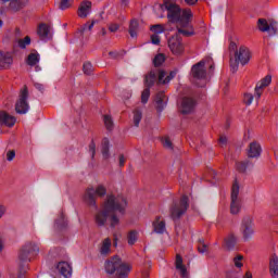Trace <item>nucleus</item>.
<instances>
[{"label":"nucleus","mask_w":278,"mask_h":278,"mask_svg":"<svg viewBox=\"0 0 278 278\" xmlns=\"http://www.w3.org/2000/svg\"><path fill=\"white\" fill-rule=\"evenodd\" d=\"M1 251H3V240H1V238H0V253H1Z\"/></svg>","instance_id":"nucleus-64"},{"label":"nucleus","mask_w":278,"mask_h":278,"mask_svg":"<svg viewBox=\"0 0 278 278\" xmlns=\"http://www.w3.org/2000/svg\"><path fill=\"white\" fill-rule=\"evenodd\" d=\"M242 260H243L242 255H238L233 258V264L236 268H242Z\"/></svg>","instance_id":"nucleus-48"},{"label":"nucleus","mask_w":278,"mask_h":278,"mask_svg":"<svg viewBox=\"0 0 278 278\" xmlns=\"http://www.w3.org/2000/svg\"><path fill=\"white\" fill-rule=\"evenodd\" d=\"M40 253V248L38 247V243L36 242H27L23 245L18 260L21 262L20 264V273L17 275V278H25V274L27 273V264L28 262H31V257L38 255Z\"/></svg>","instance_id":"nucleus-4"},{"label":"nucleus","mask_w":278,"mask_h":278,"mask_svg":"<svg viewBox=\"0 0 278 278\" xmlns=\"http://www.w3.org/2000/svg\"><path fill=\"white\" fill-rule=\"evenodd\" d=\"M243 278H253V274H251V271H247Z\"/></svg>","instance_id":"nucleus-61"},{"label":"nucleus","mask_w":278,"mask_h":278,"mask_svg":"<svg viewBox=\"0 0 278 278\" xmlns=\"http://www.w3.org/2000/svg\"><path fill=\"white\" fill-rule=\"evenodd\" d=\"M153 228H154V233L162 235L166 231V222L165 220H160V217H157L153 222Z\"/></svg>","instance_id":"nucleus-27"},{"label":"nucleus","mask_w":278,"mask_h":278,"mask_svg":"<svg viewBox=\"0 0 278 278\" xmlns=\"http://www.w3.org/2000/svg\"><path fill=\"white\" fill-rule=\"evenodd\" d=\"M258 29L260 31H268L270 36H275V34H277V29L268 25V22H266L264 18L258 20Z\"/></svg>","instance_id":"nucleus-23"},{"label":"nucleus","mask_w":278,"mask_h":278,"mask_svg":"<svg viewBox=\"0 0 278 278\" xmlns=\"http://www.w3.org/2000/svg\"><path fill=\"white\" fill-rule=\"evenodd\" d=\"M131 0H122L121 1V5L123 7V8H127V5H129V2H130Z\"/></svg>","instance_id":"nucleus-57"},{"label":"nucleus","mask_w":278,"mask_h":278,"mask_svg":"<svg viewBox=\"0 0 278 278\" xmlns=\"http://www.w3.org/2000/svg\"><path fill=\"white\" fill-rule=\"evenodd\" d=\"M187 5H194L199 0H185Z\"/></svg>","instance_id":"nucleus-58"},{"label":"nucleus","mask_w":278,"mask_h":278,"mask_svg":"<svg viewBox=\"0 0 278 278\" xmlns=\"http://www.w3.org/2000/svg\"><path fill=\"white\" fill-rule=\"evenodd\" d=\"M104 270L106 275H114L115 278H127L131 273V266L115 255L104 262Z\"/></svg>","instance_id":"nucleus-3"},{"label":"nucleus","mask_w":278,"mask_h":278,"mask_svg":"<svg viewBox=\"0 0 278 278\" xmlns=\"http://www.w3.org/2000/svg\"><path fill=\"white\" fill-rule=\"evenodd\" d=\"M127 210V199L123 195H108L103 205V210L96 214L94 220L98 227H104L110 222V227L116 229L121 224L118 216H125ZM118 214V215H116Z\"/></svg>","instance_id":"nucleus-2"},{"label":"nucleus","mask_w":278,"mask_h":278,"mask_svg":"<svg viewBox=\"0 0 278 278\" xmlns=\"http://www.w3.org/2000/svg\"><path fill=\"white\" fill-rule=\"evenodd\" d=\"M105 194H108V190L103 187V185H99L96 189H87L84 200L87 205H89L90 207H94V210H98L97 197H105Z\"/></svg>","instance_id":"nucleus-7"},{"label":"nucleus","mask_w":278,"mask_h":278,"mask_svg":"<svg viewBox=\"0 0 278 278\" xmlns=\"http://www.w3.org/2000/svg\"><path fill=\"white\" fill-rule=\"evenodd\" d=\"M140 28V23L138 20H131L129 24L128 34L131 38H138V29Z\"/></svg>","instance_id":"nucleus-30"},{"label":"nucleus","mask_w":278,"mask_h":278,"mask_svg":"<svg viewBox=\"0 0 278 278\" xmlns=\"http://www.w3.org/2000/svg\"><path fill=\"white\" fill-rule=\"evenodd\" d=\"M188 207H190V201L187 195H182L179 200L174 201L169 207V216L172 220L175 223L180 220L181 216L188 212Z\"/></svg>","instance_id":"nucleus-5"},{"label":"nucleus","mask_w":278,"mask_h":278,"mask_svg":"<svg viewBox=\"0 0 278 278\" xmlns=\"http://www.w3.org/2000/svg\"><path fill=\"white\" fill-rule=\"evenodd\" d=\"M10 2V9L13 12H18V10H23L25 5H27L28 0H9Z\"/></svg>","instance_id":"nucleus-29"},{"label":"nucleus","mask_w":278,"mask_h":278,"mask_svg":"<svg viewBox=\"0 0 278 278\" xmlns=\"http://www.w3.org/2000/svg\"><path fill=\"white\" fill-rule=\"evenodd\" d=\"M249 166L253 167L252 163L249 161L236 164L237 170H239V173H247V168H249Z\"/></svg>","instance_id":"nucleus-36"},{"label":"nucleus","mask_w":278,"mask_h":278,"mask_svg":"<svg viewBox=\"0 0 278 278\" xmlns=\"http://www.w3.org/2000/svg\"><path fill=\"white\" fill-rule=\"evenodd\" d=\"M175 75H177V73L175 72H170L169 75L166 76V72L164 71H160L159 72V84H170L172 79H175Z\"/></svg>","instance_id":"nucleus-25"},{"label":"nucleus","mask_w":278,"mask_h":278,"mask_svg":"<svg viewBox=\"0 0 278 278\" xmlns=\"http://www.w3.org/2000/svg\"><path fill=\"white\" fill-rule=\"evenodd\" d=\"M167 45L174 55H181L184 53V42L181 41L179 34L172 36L167 40Z\"/></svg>","instance_id":"nucleus-11"},{"label":"nucleus","mask_w":278,"mask_h":278,"mask_svg":"<svg viewBox=\"0 0 278 278\" xmlns=\"http://www.w3.org/2000/svg\"><path fill=\"white\" fill-rule=\"evenodd\" d=\"M27 99H29V91L27 90V87H25L21 91L20 99L15 104V112L17 114H27V112H29V103L27 102Z\"/></svg>","instance_id":"nucleus-10"},{"label":"nucleus","mask_w":278,"mask_h":278,"mask_svg":"<svg viewBox=\"0 0 278 278\" xmlns=\"http://www.w3.org/2000/svg\"><path fill=\"white\" fill-rule=\"evenodd\" d=\"M200 244H202V247H198V251L199 253L203 254L207 252V245H205V241L203 239H199Z\"/></svg>","instance_id":"nucleus-47"},{"label":"nucleus","mask_w":278,"mask_h":278,"mask_svg":"<svg viewBox=\"0 0 278 278\" xmlns=\"http://www.w3.org/2000/svg\"><path fill=\"white\" fill-rule=\"evenodd\" d=\"M175 266L176 270H179L181 278H188V269L185 267L184 258L179 254L176 255Z\"/></svg>","instance_id":"nucleus-21"},{"label":"nucleus","mask_w":278,"mask_h":278,"mask_svg":"<svg viewBox=\"0 0 278 278\" xmlns=\"http://www.w3.org/2000/svg\"><path fill=\"white\" fill-rule=\"evenodd\" d=\"M251 62V50L249 48L241 46L236 52H235V60H230V70L232 73H237L240 64L242 66H247Z\"/></svg>","instance_id":"nucleus-6"},{"label":"nucleus","mask_w":278,"mask_h":278,"mask_svg":"<svg viewBox=\"0 0 278 278\" xmlns=\"http://www.w3.org/2000/svg\"><path fill=\"white\" fill-rule=\"evenodd\" d=\"M219 142H220V144H223V146L227 144V137H220V138H219Z\"/></svg>","instance_id":"nucleus-59"},{"label":"nucleus","mask_w":278,"mask_h":278,"mask_svg":"<svg viewBox=\"0 0 278 278\" xmlns=\"http://www.w3.org/2000/svg\"><path fill=\"white\" fill-rule=\"evenodd\" d=\"M255 224L253 223V217L245 216L241 222V233L243 236V240L247 242L255 236Z\"/></svg>","instance_id":"nucleus-8"},{"label":"nucleus","mask_w":278,"mask_h":278,"mask_svg":"<svg viewBox=\"0 0 278 278\" xmlns=\"http://www.w3.org/2000/svg\"><path fill=\"white\" fill-rule=\"evenodd\" d=\"M31 45V38L29 36H26L24 39L17 40V47L20 49H27Z\"/></svg>","instance_id":"nucleus-35"},{"label":"nucleus","mask_w":278,"mask_h":278,"mask_svg":"<svg viewBox=\"0 0 278 278\" xmlns=\"http://www.w3.org/2000/svg\"><path fill=\"white\" fill-rule=\"evenodd\" d=\"M269 273L273 278H278V257L274 255L269 261Z\"/></svg>","instance_id":"nucleus-26"},{"label":"nucleus","mask_w":278,"mask_h":278,"mask_svg":"<svg viewBox=\"0 0 278 278\" xmlns=\"http://www.w3.org/2000/svg\"><path fill=\"white\" fill-rule=\"evenodd\" d=\"M151 42L152 45H160L161 42L160 35H151Z\"/></svg>","instance_id":"nucleus-52"},{"label":"nucleus","mask_w":278,"mask_h":278,"mask_svg":"<svg viewBox=\"0 0 278 278\" xmlns=\"http://www.w3.org/2000/svg\"><path fill=\"white\" fill-rule=\"evenodd\" d=\"M49 26L47 24H41L38 27L37 34L41 40H49Z\"/></svg>","instance_id":"nucleus-31"},{"label":"nucleus","mask_w":278,"mask_h":278,"mask_svg":"<svg viewBox=\"0 0 278 278\" xmlns=\"http://www.w3.org/2000/svg\"><path fill=\"white\" fill-rule=\"evenodd\" d=\"M240 194V186L238 182H235L231 188V203H230V213L236 215L240 214V210H242V202L238 198Z\"/></svg>","instance_id":"nucleus-9"},{"label":"nucleus","mask_w":278,"mask_h":278,"mask_svg":"<svg viewBox=\"0 0 278 278\" xmlns=\"http://www.w3.org/2000/svg\"><path fill=\"white\" fill-rule=\"evenodd\" d=\"M164 99H166L164 91L159 92L155 97L156 111L159 114H162V112H164V108H166V102Z\"/></svg>","instance_id":"nucleus-24"},{"label":"nucleus","mask_w":278,"mask_h":278,"mask_svg":"<svg viewBox=\"0 0 278 278\" xmlns=\"http://www.w3.org/2000/svg\"><path fill=\"white\" fill-rule=\"evenodd\" d=\"M149 97H151V89L147 87L141 93V103H148Z\"/></svg>","instance_id":"nucleus-42"},{"label":"nucleus","mask_w":278,"mask_h":278,"mask_svg":"<svg viewBox=\"0 0 278 278\" xmlns=\"http://www.w3.org/2000/svg\"><path fill=\"white\" fill-rule=\"evenodd\" d=\"M92 13V2L89 0H85L80 3L78 8V16L79 18H88Z\"/></svg>","instance_id":"nucleus-16"},{"label":"nucleus","mask_w":278,"mask_h":278,"mask_svg":"<svg viewBox=\"0 0 278 278\" xmlns=\"http://www.w3.org/2000/svg\"><path fill=\"white\" fill-rule=\"evenodd\" d=\"M118 29H121V25H118L117 23H112L111 25H109V30L112 34L118 31Z\"/></svg>","instance_id":"nucleus-50"},{"label":"nucleus","mask_w":278,"mask_h":278,"mask_svg":"<svg viewBox=\"0 0 278 278\" xmlns=\"http://www.w3.org/2000/svg\"><path fill=\"white\" fill-rule=\"evenodd\" d=\"M155 79H157V75L155 74V72H150L144 79V84L147 86V88H151V86H153V84H155Z\"/></svg>","instance_id":"nucleus-33"},{"label":"nucleus","mask_w":278,"mask_h":278,"mask_svg":"<svg viewBox=\"0 0 278 278\" xmlns=\"http://www.w3.org/2000/svg\"><path fill=\"white\" fill-rule=\"evenodd\" d=\"M191 75L193 79H205L207 71L205 70V61H200L191 67Z\"/></svg>","instance_id":"nucleus-12"},{"label":"nucleus","mask_w":278,"mask_h":278,"mask_svg":"<svg viewBox=\"0 0 278 278\" xmlns=\"http://www.w3.org/2000/svg\"><path fill=\"white\" fill-rule=\"evenodd\" d=\"M247 155L250 160H257L262 155V146L257 141H252L247 150Z\"/></svg>","instance_id":"nucleus-14"},{"label":"nucleus","mask_w":278,"mask_h":278,"mask_svg":"<svg viewBox=\"0 0 278 278\" xmlns=\"http://www.w3.org/2000/svg\"><path fill=\"white\" fill-rule=\"evenodd\" d=\"M119 166H125V156L123 154L119 155Z\"/></svg>","instance_id":"nucleus-56"},{"label":"nucleus","mask_w":278,"mask_h":278,"mask_svg":"<svg viewBox=\"0 0 278 278\" xmlns=\"http://www.w3.org/2000/svg\"><path fill=\"white\" fill-rule=\"evenodd\" d=\"M165 61L166 58L164 56V54H157L153 60V64L154 66H162L163 62Z\"/></svg>","instance_id":"nucleus-43"},{"label":"nucleus","mask_w":278,"mask_h":278,"mask_svg":"<svg viewBox=\"0 0 278 278\" xmlns=\"http://www.w3.org/2000/svg\"><path fill=\"white\" fill-rule=\"evenodd\" d=\"M94 23H97V22H96V21H92L91 23H88V25H87L88 31H92V28L94 27Z\"/></svg>","instance_id":"nucleus-55"},{"label":"nucleus","mask_w":278,"mask_h":278,"mask_svg":"<svg viewBox=\"0 0 278 278\" xmlns=\"http://www.w3.org/2000/svg\"><path fill=\"white\" fill-rule=\"evenodd\" d=\"M103 121H104V125H105L106 129L109 131H112V129H114V121H112V116L104 115Z\"/></svg>","instance_id":"nucleus-40"},{"label":"nucleus","mask_w":278,"mask_h":278,"mask_svg":"<svg viewBox=\"0 0 278 278\" xmlns=\"http://www.w3.org/2000/svg\"><path fill=\"white\" fill-rule=\"evenodd\" d=\"M100 255L102 257H106V255H110L112 253V240L110 238H105L99 249Z\"/></svg>","instance_id":"nucleus-20"},{"label":"nucleus","mask_w":278,"mask_h":278,"mask_svg":"<svg viewBox=\"0 0 278 278\" xmlns=\"http://www.w3.org/2000/svg\"><path fill=\"white\" fill-rule=\"evenodd\" d=\"M197 108V101L192 98L185 97L181 101L180 112L182 114H192Z\"/></svg>","instance_id":"nucleus-15"},{"label":"nucleus","mask_w":278,"mask_h":278,"mask_svg":"<svg viewBox=\"0 0 278 278\" xmlns=\"http://www.w3.org/2000/svg\"><path fill=\"white\" fill-rule=\"evenodd\" d=\"M271 81H273V76L267 75L256 84V86H255L256 101H260V99H262V92H263L264 88H266L267 86H270Z\"/></svg>","instance_id":"nucleus-13"},{"label":"nucleus","mask_w":278,"mask_h":278,"mask_svg":"<svg viewBox=\"0 0 278 278\" xmlns=\"http://www.w3.org/2000/svg\"><path fill=\"white\" fill-rule=\"evenodd\" d=\"M132 121H134L135 127H139L140 121H142V111L140 109H136L134 111Z\"/></svg>","instance_id":"nucleus-34"},{"label":"nucleus","mask_w":278,"mask_h":278,"mask_svg":"<svg viewBox=\"0 0 278 278\" xmlns=\"http://www.w3.org/2000/svg\"><path fill=\"white\" fill-rule=\"evenodd\" d=\"M225 242H226L227 249H229V251H231L233 249V247H236V242H237L236 236H233V235L228 236L226 238Z\"/></svg>","instance_id":"nucleus-38"},{"label":"nucleus","mask_w":278,"mask_h":278,"mask_svg":"<svg viewBox=\"0 0 278 278\" xmlns=\"http://www.w3.org/2000/svg\"><path fill=\"white\" fill-rule=\"evenodd\" d=\"M127 240L130 247H132V244H136V242H138V231L132 230L128 232Z\"/></svg>","instance_id":"nucleus-37"},{"label":"nucleus","mask_w":278,"mask_h":278,"mask_svg":"<svg viewBox=\"0 0 278 278\" xmlns=\"http://www.w3.org/2000/svg\"><path fill=\"white\" fill-rule=\"evenodd\" d=\"M39 63H40V53L34 50V52L27 56L26 64H28V66H36V64H39Z\"/></svg>","instance_id":"nucleus-28"},{"label":"nucleus","mask_w":278,"mask_h":278,"mask_svg":"<svg viewBox=\"0 0 278 278\" xmlns=\"http://www.w3.org/2000/svg\"><path fill=\"white\" fill-rule=\"evenodd\" d=\"M109 55H110L111 58H113V59H116L117 55H118V53H116V52H109Z\"/></svg>","instance_id":"nucleus-62"},{"label":"nucleus","mask_w":278,"mask_h":278,"mask_svg":"<svg viewBox=\"0 0 278 278\" xmlns=\"http://www.w3.org/2000/svg\"><path fill=\"white\" fill-rule=\"evenodd\" d=\"M56 270L59 275H61L63 278H71L73 277V268L67 262H60L56 265Z\"/></svg>","instance_id":"nucleus-18"},{"label":"nucleus","mask_w":278,"mask_h":278,"mask_svg":"<svg viewBox=\"0 0 278 278\" xmlns=\"http://www.w3.org/2000/svg\"><path fill=\"white\" fill-rule=\"evenodd\" d=\"M14 157H16V152L14 150H11L7 153V160L8 162H12V160H14Z\"/></svg>","instance_id":"nucleus-51"},{"label":"nucleus","mask_w":278,"mask_h":278,"mask_svg":"<svg viewBox=\"0 0 278 278\" xmlns=\"http://www.w3.org/2000/svg\"><path fill=\"white\" fill-rule=\"evenodd\" d=\"M100 34H101V36H106L108 30L105 28H101Z\"/></svg>","instance_id":"nucleus-63"},{"label":"nucleus","mask_w":278,"mask_h":278,"mask_svg":"<svg viewBox=\"0 0 278 278\" xmlns=\"http://www.w3.org/2000/svg\"><path fill=\"white\" fill-rule=\"evenodd\" d=\"M5 214V206L0 205V218Z\"/></svg>","instance_id":"nucleus-60"},{"label":"nucleus","mask_w":278,"mask_h":278,"mask_svg":"<svg viewBox=\"0 0 278 278\" xmlns=\"http://www.w3.org/2000/svg\"><path fill=\"white\" fill-rule=\"evenodd\" d=\"M73 3V0H61L59 9L61 10H68Z\"/></svg>","instance_id":"nucleus-45"},{"label":"nucleus","mask_w":278,"mask_h":278,"mask_svg":"<svg viewBox=\"0 0 278 278\" xmlns=\"http://www.w3.org/2000/svg\"><path fill=\"white\" fill-rule=\"evenodd\" d=\"M163 147L165 149H168L169 151H173V142L170 141V139L168 138L163 139Z\"/></svg>","instance_id":"nucleus-49"},{"label":"nucleus","mask_w":278,"mask_h":278,"mask_svg":"<svg viewBox=\"0 0 278 278\" xmlns=\"http://www.w3.org/2000/svg\"><path fill=\"white\" fill-rule=\"evenodd\" d=\"M88 153H89L91 160H94V155H97V143H94V141H91L89 143Z\"/></svg>","instance_id":"nucleus-41"},{"label":"nucleus","mask_w":278,"mask_h":278,"mask_svg":"<svg viewBox=\"0 0 278 278\" xmlns=\"http://www.w3.org/2000/svg\"><path fill=\"white\" fill-rule=\"evenodd\" d=\"M162 12H166V16L169 23L177 25L178 34L182 36H194V29L192 28V11L190 9H182L177 3V0H163L160 5Z\"/></svg>","instance_id":"nucleus-1"},{"label":"nucleus","mask_w":278,"mask_h":278,"mask_svg":"<svg viewBox=\"0 0 278 278\" xmlns=\"http://www.w3.org/2000/svg\"><path fill=\"white\" fill-rule=\"evenodd\" d=\"M68 227V220H66V216L64 213H61L59 218L54 222V229H58V231H64Z\"/></svg>","instance_id":"nucleus-22"},{"label":"nucleus","mask_w":278,"mask_h":278,"mask_svg":"<svg viewBox=\"0 0 278 278\" xmlns=\"http://www.w3.org/2000/svg\"><path fill=\"white\" fill-rule=\"evenodd\" d=\"M16 125V117L0 111V127H14Z\"/></svg>","instance_id":"nucleus-17"},{"label":"nucleus","mask_w":278,"mask_h":278,"mask_svg":"<svg viewBox=\"0 0 278 278\" xmlns=\"http://www.w3.org/2000/svg\"><path fill=\"white\" fill-rule=\"evenodd\" d=\"M150 31H152L156 36H160V34H164L165 29L164 26H162L161 24H155L150 27Z\"/></svg>","instance_id":"nucleus-39"},{"label":"nucleus","mask_w":278,"mask_h":278,"mask_svg":"<svg viewBox=\"0 0 278 278\" xmlns=\"http://www.w3.org/2000/svg\"><path fill=\"white\" fill-rule=\"evenodd\" d=\"M253 99H255V91L254 96L253 93H244L243 96V102L245 103V105H251V103H253Z\"/></svg>","instance_id":"nucleus-44"},{"label":"nucleus","mask_w":278,"mask_h":278,"mask_svg":"<svg viewBox=\"0 0 278 278\" xmlns=\"http://www.w3.org/2000/svg\"><path fill=\"white\" fill-rule=\"evenodd\" d=\"M101 153L104 160L110 159V139L104 138L102 140Z\"/></svg>","instance_id":"nucleus-32"},{"label":"nucleus","mask_w":278,"mask_h":278,"mask_svg":"<svg viewBox=\"0 0 278 278\" xmlns=\"http://www.w3.org/2000/svg\"><path fill=\"white\" fill-rule=\"evenodd\" d=\"M83 70H84L85 75H90L92 73V63H90V62L84 63Z\"/></svg>","instance_id":"nucleus-46"},{"label":"nucleus","mask_w":278,"mask_h":278,"mask_svg":"<svg viewBox=\"0 0 278 278\" xmlns=\"http://www.w3.org/2000/svg\"><path fill=\"white\" fill-rule=\"evenodd\" d=\"M14 62L12 54L10 52L0 51V68H10Z\"/></svg>","instance_id":"nucleus-19"},{"label":"nucleus","mask_w":278,"mask_h":278,"mask_svg":"<svg viewBox=\"0 0 278 278\" xmlns=\"http://www.w3.org/2000/svg\"><path fill=\"white\" fill-rule=\"evenodd\" d=\"M88 29V23H86L85 25H83L79 29H78V34H80L81 36L84 35V31H87Z\"/></svg>","instance_id":"nucleus-54"},{"label":"nucleus","mask_w":278,"mask_h":278,"mask_svg":"<svg viewBox=\"0 0 278 278\" xmlns=\"http://www.w3.org/2000/svg\"><path fill=\"white\" fill-rule=\"evenodd\" d=\"M34 86H35L36 90H38L39 92H45V85H42L40 83H34Z\"/></svg>","instance_id":"nucleus-53"}]
</instances>
